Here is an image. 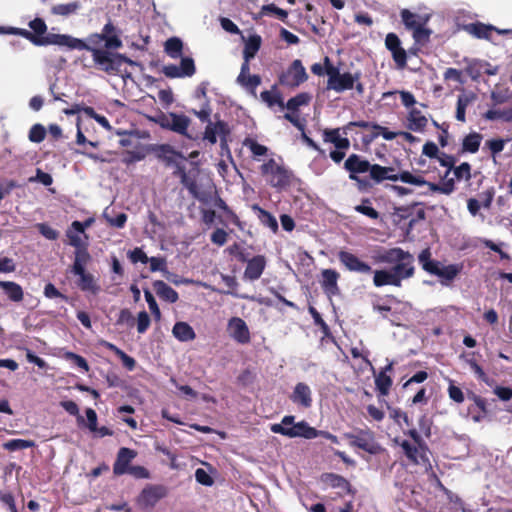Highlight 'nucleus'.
Segmentation results:
<instances>
[{"label": "nucleus", "instance_id": "nucleus-10", "mask_svg": "<svg viewBox=\"0 0 512 512\" xmlns=\"http://www.w3.org/2000/svg\"><path fill=\"white\" fill-rule=\"evenodd\" d=\"M271 431L289 438L301 437L304 439H314L319 437L318 430L302 420L291 427L282 425H271Z\"/></svg>", "mask_w": 512, "mask_h": 512}, {"label": "nucleus", "instance_id": "nucleus-52", "mask_svg": "<svg viewBox=\"0 0 512 512\" xmlns=\"http://www.w3.org/2000/svg\"><path fill=\"white\" fill-rule=\"evenodd\" d=\"M181 183L187 188L193 198L200 199L199 188L194 177H190L187 173H183Z\"/></svg>", "mask_w": 512, "mask_h": 512}, {"label": "nucleus", "instance_id": "nucleus-4", "mask_svg": "<svg viewBox=\"0 0 512 512\" xmlns=\"http://www.w3.org/2000/svg\"><path fill=\"white\" fill-rule=\"evenodd\" d=\"M87 51H90L93 56L95 66L109 75H117L122 69L124 63L129 65H138L137 62L131 60L127 56L120 53L109 52V49H100L92 47L88 44Z\"/></svg>", "mask_w": 512, "mask_h": 512}, {"label": "nucleus", "instance_id": "nucleus-24", "mask_svg": "<svg viewBox=\"0 0 512 512\" xmlns=\"http://www.w3.org/2000/svg\"><path fill=\"white\" fill-rule=\"evenodd\" d=\"M290 399L293 403L309 408L312 405V396L310 387L302 382L296 384Z\"/></svg>", "mask_w": 512, "mask_h": 512}, {"label": "nucleus", "instance_id": "nucleus-49", "mask_svg": "<svg viewBox=\"0 0 512 512\" xmlns=\"http://www.w3.org/2000/svg\"><path fill=\"white\" fill-rule=\"evenodd\" d=\"M34 446V441L25 439H11L3 444V447L8 451L23 450Z\"/></svg>", "mask_w": 512, "mask_h": 512}, {"label": "nucleus", "instance_id": "nucleus-18", "mask_svg": "<svg viewBox=\"0 0 512 512\" xmlns=\"http://www.w3.org/2000/svg\"><path fill=\"white\" fill-rule=\"evenodd\" d=\"M137 456L135 450L122 447L118 450L116 460L113 465V473L116 476H121L127 473L130 469V463Z\"/></svg>", "mask_w": 512, "mask_h": 512}, {"label": "nucleus", "instance_id": "nucleus-50", "mask_svg": "<svg viewBox=\"0 0 512 512\" xmlns=\"http://www.w3.org/2000/svg\"><path fill=\"white\" fill-rule=\"evenodd\" d=\"M60 406L70 415L76 416L77 423L79 426L85 425V420L83 416L79 414L78 405L72 400H65L60 402Z\"/></svg>", "mask_w": 512, "mask_h": 512}, {"label": "nucleus", "instance_id": "nucleus-8", "mask_svg": "<svg viewBox=\"0 0 512 512\" xmlns=\"http://www.w3.org/2000/svg\"><path fill=\"white\" fill-rule=\"evenodd\" d=\"M323 141L325 143H331L335 146V150H332L329 154L330 158L336 163L339 164L345 158L346 150L350 148V140L345 136L341 135L340 128L329 129L326 128L323 130Z\"/></svg>", "mask_w": 512, "mask_h": 512}, {"label": "nucleus", "instance_id": "nucleus-21", "mask_svg": "<svg viewBox=\"0 0 512 512\" xmlns=\"http://www.w3.org/2000/svg\"><path fill=\"white\" fill-rule=\"evenodd\" d=\"M223 134H231V127L226 121L219 119L215 122H209L206 125L203 133V140L214 145L217 142V136L220 138Z\"/></svg>", "mask_w": 512, "mask_h": 512}, {"label": "nucleus", "instance_id": "nucleus-45", "mask_svg": "<svg viewBox=\"0 0 512 512\" xmlns=\"http://www.w3.org/2000/svg\"><path fill=\"white\" fill-rule=\"evenodd\" d=\"M254 209L258 211V218L260 219L261 223L265 225L266 227H269L274 232L278 229V222L276 218L267 210L255 206Z\"/></svg>", "mask_w": 512, "mask_h": 512}, {"label": "nucleus", "instance_id": "nucleus-39", "mask_svg": "<svg viewBox=\"0 0 512 512\" xmlns=\"http://www.w3.org/2000/svg\"><path fill=\"white\" fill-rule=\"evenodd\" d=\"M182 50L183 42L178 37H171L166 40L164 44L165 53L173 59L180 58L182 56Z\"/></svg>", "mask_w": 512, "mask_h": 512}, {"label": "nucleus", "instance_id": "nucleus-53", "mask_svg": "<svg viewBox=\"0 0 512 512\" xmlns=\"http://www.w3.org/2000/svg\"><path fill=\"white\" fill-rule=\"evenodd\" d=\"M471 99L466 95H460L457 99V105H456V119L460 122H465L466 117V108L469 105Z\"/></svg>", "mask_w": 512, "mask_h": 512}, {"label": "nucleus", "instance_id": "nucleus-64", "mask_svg": "<svg viewBox=\"0 0 512 512\" xmlns=\"http://www.w3.org/2000/svg\"><path fill=\"white\" fill-rule=\"evenodd\" d=\"M151 320L146 311H141L138 313L137 317V331L138 333H145L149 326H150Z\"/></svg>", "mask_w": 512, "mask_h": 512}, {"label": "nucleus", "instance_id": "nucleus-28", "mask_svg": "<svg viewBox=\"0 0 512 512\" xmlns=\"http://www.w3.org/2000/svg\"><path fill=\"white\" fill-rule=\"evenodd\" d=\"M402 23L405 28L409 31L417 28L420 25H426L428 22V17H423L417 13H413L408 9H402L400 12Z\"/></svg>", "mask_w": 512, "mask_h": 512}, {"label": "nucleus", "instance_id": "nucleus-38", "mask_svg": "<svg viewBox=\"0 0 512 512\" xmlns=\"http://www.w3.org/2000/svg\"><path fill=\"white\" fill-rule=\"evenodd\" d=\"M152 150L156 157L164 161L167 165L172 164L174 162V156L178 155V153L169 144L156 145Z\"/></svg>", "mask_w": 512, "mask_h": 512}, {"label": "nucleus", "instance_id": "nucleus-58", "mask_svg": "<svg viewBox=\"0 0 512 512\" xmlns=\"http://www.w3.org/2000/svg\"><path fill=\"white\" fill-rule=\"evenodd\" d=\"M43 294L48 299H56L59 298L65 302H68L69 297L63 293H61L53 283H47L44 287Z\"/></svg>", "mask_w": 512, "mask_h": 512}, {"label": "nucleus", "instance_id": "nucleus-59", "mask_svg": "<svg viewBox=\"0 0 512 512\" xmlns=\"http://www.w3.org/2000/svg\"><path fill=\"white\" fill-rule=\"evenodd\" d=\"M179 69L183 77L193 76L196 72L194 60L191 57L182 58Z\"/></svg>", "mask_w": 512, "mask_h": 512}, {"label": "nucleus", "instance_id": "nucleus-12", "mask_svg": "<svg viewBox=\"0 0 512 512\" xmlns=\"http://www.w3.org/2000/svg\"><path fill=\"white\" fill-rule=\"evenodd\" d=\"M400 446L410 463L414 465L431 466L428 457L429 448L426 443L418 445L412 444L408 440H403Z\"/></svg>", "mask_w": 512, "mask_h": 512}, {"label": "nucleus", "instance_id": "nucleus-25", "mask_svg": "<svg viewBox=\"0 0 512 512\" xmlns=\"http://www.w3.org/2000/svg\"><path fill=\"white\" fill-rule=\"evenodd\" d=\"M464 29L475 38L490 40L492 33L494 30H496V27L490 24H484L482 22L476 21L474 23L465 25Z\"/></svg>", "mask_w": 512, "mask_h": 512}, {"label": "nucleus", "instance_id": "nucleus-29", "mask_svg": "<svg viewBox=\"0 0 512 512\" xmlns=\"http://www.w3.org/2000/svg\"><path fill=\"white\" fill-rule=\"evenodd\" d=\"M373 284L376 287H383L386 285L401 287L398 278L395 277L391 269H382L374 271Z\"/></svg>", "mask_w": 512, "mask_h": 512}, {"label": "nucleus", "instance_id": "nucleus-47", "mask_svg": "<svg viewBox=\"0 0 512 512\" xmlns=\"http://www.w3.org/2000/svg\"><path fill=\"white\" fill-rule=\"evenodd\" d=\"M243 145L251 151L254 157L265 156L268 152V148L266 146L259 144L251 137H246L243 141Z\"/></svg>", "mask_w": 512, "mask_h": 512}, {"label": "nucleus", "instance_id": "nucleus-27", "mask_svg": "<svg viewBox=\"0 0 512 512\" xmlns=\"http://www.w3.org/2000/svg\"><path fill=\"white\" fill-rule=\"evenodd\" d=\"M408 129L415 131V132H422L424 131L425 127L427 126L428 119L422 114V112L412 107L408 113Z\"/></svg>", "mask_w": 512, "mask_h": 512}, {"label": "nucleus", "instance_id": "nucleus-2", "mask_svg": "<svg viewBox=\"0 0 512 512\" xmlns=\"http://www.w3.org/2000/svg\"><path fill=\"white\" fill-rule=\"evenodd\" d=\"M326 64V74L328 76L327 89L333 90L337 93H342L347 90L356 89L359 94L364 92V85L360 82L361 72L354 73L344 72L341 73L338 67H335L328 56L324 58Z\"/></svg>", "mask_w": 512, "mask_h": 512}, {"label": "nucleus", "instance_id": "nucleus-62", "mask_svg": "<svg viewBox=\"0 0 512 512\" xmlns=\"http://www.w3.org/2000/svg\"><path fill=\"white\" fill-rule=\"evenodd\" d=\"M65 358L67 360H70L72 361L77 367H79L80 369H82L83 371L85 372H88L89 371V365H88V362L87 360L82 357L81 355H78L74 352H66L65 354Z\"/></svg>", "mask_w": 512, "mask_h": 512}, {"label": "nucleus", "instance_id": "nucleus-3", "mask_svg": "<svg viewBox=\"0 0 512 512\" xmlns=\"http://www.w3.org/2000/svg\"><path fill=\"white\" fill-rule=\"evenodd\" d=\"M379 262L392 265L391 270L401 285L415 274L414 256L400 247L386 250L379 256Z\"/></svg>", "mask_w": 512, "mask_h": 512}, {"label": "nucleus", "instance_id": "nucleus-61", "mask_svg": "<svg viewBox=\"0 0 512 512\" xmlns=\"http://www.w3.org/2000/svg\"><path fill=\"white\" fill-rule=\"evenodd\" d=\"M214 204L217 208L221 209L227 215V217L231 219V221L234 224L240 225L239 217L230 209V207L226 204V202L222 198L218 197L215 200Z\"/></svg>", "mask_w": 512, "mask_h": 512}, {"label": "nucleus", "instance_id": "nucleus-42", "mask_svg": "<svg viewBox=\"0 0 512 512\" xmlns=\"http://www.w3.org/2000/svg\"><path fill=\"white\" fill-rule=\"evenodd\" d=\"M277 86L273 85L272 90L268 91H262L260 94L261 99L269 106L273 107L275 105H278L282 109L284 108V102L281 94L279 92H274L276 90Z\"/></svg>", "mask_w": 512, "mask_h": 512}, {"label": "nucleus", "instance_id": "nucleus-55", "mask_svg": "<svg viewBox=\"0 0 512 512\" xmlns=\"http://www.w3.org/2000/svg\"><path fill=\"white\" fill-rule=\"evenodd\" d=\"M29 27L32 29V34L37 38H45L47 32V25L41 18H35L29 22Z\"/></svg>", "mask_w": 512, "mask_h": 512}, {"label": "nucleus", "instance_id": "nucleus-13", "mask_svg": "<svg viewBox=\"0 0 512 512\" xmlns=\"http://www.w3.org/2000/svg\"><path fill=\"white\" fill-rule=\"evenodd\" d=\"M169 489L162 484H149L139 495V504L145 508H153L161 499L167 497Z\"/></svg>", "mask_w": 512, "mask_h": 512}, {"label": "nucleus", "instance_id": "nucleus-44", "mask_svg": "<svg viewBox=\"0 0 512 512\" xmlns=\"http://www.w3.org/2000/svg\"><path fill=\"white\" fill-rule=\"evenodd\" d=\"M458 273L459 268L454 264L447 266L441 265L436 273V276L441 278L442 284H447L448 282L452 281L458 275Z\"/></svg>", "mask_w": 512, "mask_h": 512}, {"label": "nucleus", "instance_id": "nucleus-17", "mask_svg": "<svg viewBox=\"0 0 512 512\" xmlns=\"http://www.w3.org/2000/svg\"><path fill=\"white\" fill-rule=\"evenodd\" d=\"M340 263L351 272H358L362 274H369L372 272V268L366 262L360 260L355 254L340 250L337 254Z\"/></svg>", "mask_w": 512, "mask_h": 512}, {"label": "nucleus", "instance_id": "nucleus-34", "mask_svg": "<svg viewBox=\"0 0 512 512\" xmlns=\"http://www.w3.org/2000/svg\"><path fill=\"white\" fill-rule=\"evenodd\" d=\"M73 274L79 276L77 286L81 291H89L92 293H97L99 291V286L96 284L94 276L91 273L83 271V273L76 272Z\"/></svg>", "mask_w": 512, "mask_h": 512}, {"label": "nucleus", "instance_id": "nucleus-43", "mask_svg": "<svg viewBox=\"0 0 512 512\" xmlns=\"http://www.w3.org/2000/svg\"><path fill=\"white\" fill-rule=\"evenodd\" d=\"M392 378L390 375H385V372H379L375 376V386L380 395L387 396L392 386Z\"/></svg>", "mask_w": 512, "mask_h": 512}, {"label": "nucleus", "instance_id": "nucleus-35", "mask_svg": "<svg viewBox=\"0 0 512 512\" xmlns=\"http://www.w3.org/2000/svg\"><path fill=\"white\" fill-rule=\"evenodd\" d=\"M262 44V38L258 34H253L249 36L248 40L245 42V46L243 49V58L244 60L253 59L257 52L260 50Z\"/></svg>", "mask_w": 512, "mask_h": 512}, {"label": "nucleus", "instance_id": "nucleus-31", "mask_svg": "<svg viewBox=\"0 0 512 512\" xmlns=\"http://www.w3.org/2000/svg\"><path fill=\"white\" fill-rule=\"evenodd\" d=\"M92 261V256L90 255L88 248L83 247V249L74 251V262L71 266V273L86 271V266Z\"/></svg>", "mask_w": 512, "mask_h": 512}, {"label": "nucleus", "instance_id": "nucleus-15", "mask_svg": "<svg viewBox=\"0 0 512 512\" xmlns=\"http://www.w3.org/2000/svg\"><path fill=\"white\" fill-rule=\"evenodd\" d=\"M467 397L473 402V404L468 407V414L471 419L475 423L486 420L490 414L487 399L474 392H469Z\"/></svg>", "mask_w": 512, "mask_h": 512}, {"label": "nucleus", "instance_id": "nucleus-56", "mask_svg": "<svg viewBox=\"0 0 512 512\" xmlns=\"http://www.w3.org/2000/svg\"><path fill=\"white\" fill-rule=\"evenodd\" d=\"M413 39L416 43L424 45L429 42L431 31L425 28V25L417 26V28L412 30Z\"/></svg>", "mask_w": 512, "mask_h": 512}, {"label": "nucleus", "instance_id": "nucleus-51", "mask_svg": "<svg viewBox=\"0 0 512 512\" xmlns=\"http://www.w3.org/2000/svg\"><path fill=\"white\" fill-rule=\"evenodd\" d=\"M355 210L371 219L379 218V212L371 206V201L368 198L363 199L362 203L355 207Z\"/></svg>", "mask_w": 512, "mask_h": 512}, {"label": "nucleus", "instance_id": "nucleus-41", "mask_svg": "<svg viewBox=\"0 0 512 512\" xmlns=\"http://www.w3.org/2000/svg\"><path fill=\"white\" fill-rule=\"evenodd\" d=\"M81 7L79 1H74L66 4H57L51 8V13L53 15H59L67 17L69 15L75 14Z\"/></svg>", "mask_w": 512, "mask_h": 512}, {"label": "nucleus", "instance_id": "nucleus-14", "mask_svg": "<svg viewBox=\"0 0 512 512\" xmlns=\"http://www.w3.org/2000/svg\"><path fill=\"white\" fill-rule=\"evenodd\" d=\"M385 47L390 51L392 59L398 69L402 70L407 66V51L402 47L400 38L391 32L385 37Z\"/></svg>", "mask_w": 512, "mask_h": 512}, {"label": "nucleus", "instance_id": "nucleus-9", "mask_svg": "<svg viewBox=\"0 0 512 512\" xmlns=\"http://www.w3.org/2000/svg\"><path fill=\"white\" fill-rule=\"evenodd\" d=\"M261 173L270 175L269 183L272 187L282 189L290 185V174L287 169L280 166L271 158L261 165Z\"/></svg>", "mask_w": 512, "mask_h": 512}, {"label": "nucleus", "instance_id": "nucleus-36", "mask_svg": "<svg viewBox=\"0 0 512 512\" xmlns=\"http://www.w3.org/2000/svg\"><path fill=\"white\" fill-rule=\"evenodd\" d=\"M275 16L279 20L286 22L288 17V12L282 8L277 7L274 3L263 5L257 16L254 17V20L261 18L263 16Z\"/></svg>", "mask_w": 512, "mask_h": 512}, {"label": "nucleus", "instance_id": "nucleus-19", "mask_svg": "<svg viewBox=\"0 0 512 512\" xmlns=\"http://www.w3.org/2000/svg\"><path fill=\"white\" fill-rule=\"evenodd\" d=\"M344 169L349 172L351 180H356L357 174L368 172L370 162L358 154H351L344 162Z\"/></svg>", "mask_w": 512, "mask_h": 512}, {"label": "nucleus", "instance_id": "nucleus-48", "mask_svg": "<svg viewBox=\"0 0 512 512\" xmlns=\"http://www.w3.org/2000/svg\"><path fill=\"white\" fill-rule=\"evenodd\" d=\"M436 159L438 160L439 164L442 167L447 168L443 176V179H445V181L441 184L443 185L448 180L447 177L450 174L452 168H454L456 158L453 155L447 154L445 152H440Z\"/></svg>", "mask_w": 512, "mask_h": 512}, {"label": "nucleus", "instance_id": "nucleus-5", "mask_svg": "<svg viewBox=\"0 0 512 512\" xmlns=\"http://www.w3.org/2000/svg\"><path fill=\"white\" fill-rule=\"evenodd\" d=\"M10 33L23 36L38 46L52 44L76 50H86V48H88V44L84 40L72 37L67 34H48L45 38H37L31 33V31L21 28H11Z\"/></svg>", "mask_w": 512, "mask_h": 512}, {"label": "nucleus", "instance_id": "nucleus-57", "mask_svg": "<svg viewBox=\"0 0 512 512\" xmlns=\"http://www.w3.org/2000/svg\"><path fill=\"white\" fill-rule=\"evenodd\" d=\"M506 142L507 140L502 138L489 139L485 142V147L490 150L491 156L495 158L500 152L503 151Z\"/></svg>", "mask_w": 512, "mask_h": 512}, {"label": "nucleus", "instance_id": "nucleus-40", "mask_svg": "<svg viewBox=\"0 0 512 512\" xmlns=\"http://www.w3.org/2000/svg\"><path fill=\"white\" fill-rule=\"evenodd\" d=\"M311 99L312 97L309 93L302 92L290 98L287 103L284 104V108H287L291 112H297L299 107L308 105Z\"/></svg>", "mask_w": 512, "mask_h": 512}, {"label": "nucleus", "instance_id": "nucleus-63", "mask_svg": "<svg viewBox=\"0 0 512 512\" xmlns=\"http://www.w3.org/2000/svg\"><path fill=\"white\" fill-rule=\"evenodd\" d=\"M484 118L487 120H497V119H505L510 120L512 119V111H500V110H494L490 109L484 114Z\"/></svg>", "mask_w": 512, "mask_h": 512}, {"label": "nucleus", "instance_id": "nucleus-23", "mask_svg": "<svg viewBox=\"0 0 512 512\" xmlns=\"http://www.w3.org/2000/svg\"><path fill=\"white\" fill-rule=\"evenodd\" d=\"M320 479L322 483L330 486L331 488H340L347 494H355V490L350 482L341 475L335 473H323Z\"/></svg>", "mask_w": 512, "mask_h": 512}, {"label": "nucleus", "instance_id": "nucleus-1", "mask_svg": "<svg viewBox=\"0 0 512 512\" xmlns=\"http://www.w3.org/2000/svg\"><path fill=\"white\" fill-rule=\"evenodd\" d=\"M394 167H385L379 164H370V169H368L370 178L375 183H381L384 180L391 181H402L403 183L415 185V186H424L427 185L432 192H438L445 195H450L454 192V181L453 179L447 180L443 185H438L437 183L428 182L421 175H413L409 171H402L399 173V176H388V172H394Z\"/></svg>", "mask_w": 512, "mask_h": 512}, {"label": "nucleus", "instance_id": "nucleus-33", "mask_svg": "<svg viewBox=\"0 0 512 512\" xmlns=\"http://www.w3.org/2000/svg\"><path fill=\"white\" fill-rule=\"evenodd\" d=\"M173 336L181 342H188L195 339L196 334L193 328L186 322H176L172 329Z\"/></svg>", "mask_w": 512, "mask_h": 512}, {"label": "nucleus", "instance_id": "nucleus-30", "mask_svg": "<svg viewBox=\"0 0 512 512\" xmlns=\"http://www.w3.org/2000/svg\"><path fill=\"white\" fill-rule=\"evenodd\" d=\"M0 288L7 298L13 302H21L24 299L23 288L14 281H0Z\"/></svg>", "mask_w": 512, "mask_h": 512}, {"label": "nucleus", "instance_id": "nucleus-26", "mask_svg": "<svg viewBox=\"0 0 512 512\" xmlns=\"http://www.w3.org/2000/svg\"><path fill=\"white\" fill-rule=\"evenodd\" d=\"M153 288L158 297L168 303H175L179 299L178 292L162 280L153 282Z\"/></svg>", "mask_w": 512, "mask_h": 512}, {"label": "nucleus", "instance_id": "nucleus-11", "mask_svg": "<svg viewBox=\"0 0 512 512\" xmlns=\"http://www.w3.org/2000/svg\"><path fill=\"white\" fill-rule=\"evenodd\" d=\"M307 79L308 75L301 60L296 59L279 75L278 82L282 86L296 88Z\"/></svg>", "mask_w": 512, "mask_h": 512}, {"label": "nucleus", "instance_id": "nucleus-32", "mask_svg": "<svg viewBox=\"0 0 512 512\" xmlns=\"http://www.w3.org/2000/svg\"><path fill=\"white\" fill-rule=\"evenodd\" d=\"M102 34L105 38L106 49H118L122 46V41L116 32L115 26L111 21L106 23L102 29Z\"/></svg>", "mask_w": 512, "mask_h": 512}, {"label": "nucleus", "instance_id": "nucleus-22", "mask_svg": "<svg viewBox=\"0 0 512 512\" xmlns=\"http://www.w3.org/2000/svg\"><path fill=\"white\" fill-rule=\"evenodd\" d=\"M322 279L320 281L324 293L328 296L339 294L338 279L340 274L334 269H324L321 272Z\"/></svg>", "mask_w": 512, "mask_h": 512}, {"label": "nucleus", "instance_id": "nucleus-6", "mask_svg": "<svg viewBox=\"0 0 512 512\" xmlns=\"http://www.w3.org/2000/svg\"><path fill=\"white\" fill-rule=\"evenodd\" d=\"M344 438L351 447L361 449L371 455H377L383 451L375 438L374 432L369 428H357L353 432L344 433Z\"/></svg>", "mask_w": 512, "mask_h": 512}, {"label": "nucleus", "instance_id": "nucleus-54", "mask_svg": "<svg viewBox=\"0 0 512 512\" xmlns=\"http://www.w3.org/2000/svg\"><path fill=\"white\" fill-rule=\"evenodd\" d=\"M46 129L42 124H34L28 134V138L33 143H40L45 139Z\"/></svg>", "mask_w": 512, "mask_h": 512}, {"label": "nucleus", "instance_id": "nucleus-46", "mask_svg": "<svg viewBox=\"0 0 512 512\" xmlns=\"http://www.w3.org/2000/svg\"><path fill=\"white\" fill-rule=\"evenodd\" d=\"M471 170H472L471 165L468 162H463L458 166L454 165V168H452V170H451V171H453V174L455 177V178H452L453 181L454 182H455V180L461 181L463 179L466 181L470 180L472 177Z\"/></svg>", "mask_w": 512, "mask_h": 512}, {"label": "nucleus", "instance_id": "nucleus-16", "mask_svg": "<svg viewBox=\"0 0 512 512\" xmlns=\"http://www.w3.org/2000/svg\"><path fill=\"white\" fill-rule=\"evenodd\" d=\"M229 336L239 344H247L251 340V335L246 322L240 317H232L227 324Z\"/></svg>", "mask_w": 512, "mask_h": 512}, {"label": "nucleus", "instance_id": "nucleus-20", "mask_svg": "<svg viewBox=\"0 0 512 512\" xmlns=\"http://www.w3.org/2000/svg\"><path fill=\"white\" fill-rule=\"evenodd\" d=\"M267 265V260L264 255H255L253 256L247 263L246 268L244 270L243 278L249 281L258 280Z\"/></svg>", "mask_w": 512, "mask_h": 512}, {"label": "nucleus", "instance_id": "nucleus-7", "mask_svg": "<svg viewBox=\"0 0 512 512\" xmlns=\"http://www.w3.org/2000/svg\"><path fill=\"white\" fill-rule=\"evenodd\" d=\"M152 121L158 124L162 129L175 132L182 136H188V128L191 124V119L188 116L174 112H160L157 116L152 118Z\"/></svg>", "mask_w": 512, "mask_h": 512}, {"label": "nucleus", "instance_id": "nucleus-60", "mask_svg": "<svg viewBox=\"0 0 512 512\" xmlns=\"http://www.w3.org/2000/svg\"><path fill=\"white\" fill-rule=\"evenodd\" d=\"M144 297L152 315L155 317L156 320H159L161 318V311L151 291L148 289H144Z\"/></svg>", "mask_w": 512, "mask_h": 512}, {"label": "nucleus", "instance_id": "nucleus-37", "mask_svg": "<svg viewBox=\"0 0 512 512\" xmlns=\"http://www.w3.org/2000/svg\"><path fill=\"white\" fill-rule=\"evenodd\" d=\"M482 135L477 132L469 133L462 141V152L476 153L479 150Z\"/></svg>", "mask_w": 512, "mask_h": 512}]
</instances>
